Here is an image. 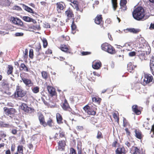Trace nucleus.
Instances as JSON below:
<instances>
[{
    "label": "nucleus",
    "instance_id": "f257e3e1",
    "mask_svg": "<svg viewBox=\"0 0 154 154\" xmlns=\"http://www.w3.org/2000/svg\"><path fill=\"white\" fill-rule=\"evenodd\" d=\"M132 14L134 18L138 21H143L147 18H145V10H134Z\"/></svg>",
    "mask_w": 154,
    "mask_h": 154
},
{
    "label": "nucleus",
    "instance_id": "f03ea898",
    "mask_svg": "<svg viewBox=\"0 0 154 154\" xmlns=\"http://www.w3.org/2000/svg\"><path fill=\"white\" fill-rule=\"evenodd\" d=\"M102 50L111 54H115L116 51L114 48L107 43L103 44L101 46Z\"/></svg>",
    "mask_w": 154,
    "mask_h": 154
},
{
    "label": "nucleus",
    "instance_id": "7ed1b4c3",
    "mask_svg": "<svg viewBox=\"0 0 154 154\" xmlns=\"http://www.w3.org/2000/svg\"><path fill=\"white\" fill-rule=\"evenodd\" d=\"M14 94L16 97H22L26 94V91H24L22 87L18 84L16 86V90Z\"/></svg>",
    "mask_w": 154,
    "mask_h": 154
},
{
    "label": "nucleus",
    "instance_id": "20e7f679",
    "mask_svg": "<svg viewBox=\"0 0 154 154\" xmlns=\"http://www.w3.org/2000/svg\"><path fill=\"white\" fill-rule=\"evenodd\" d=\"M83 109L88 115L92 116L95 115L97 110L96 108L94 107L93 106H90L88 105L84 107Z\"/></svg>",
    "mask_w": 154,
    "mask_h": 154
},
{
    "label": "nucleus",
    "instance_id": "39448f33",
    "mask_svg": "<svg viewBox=\"0 0 154 154\" xmlns=\"http://www.w3.org/2000/svg\"><path fill=\"white\" fill-rule=\"evenodd\" d=\"M60 105L64 111L69 112L72 111V109L70 107L67 100L66 98L63 100L62 101Z\"/></svg>",
    "mask_w": 154,
    "mask_h": 154
},
{
    "label": "nucleus",
    "instance_id": "423d86ee",
    "mask_svg": "<svg viewBox=\"0 0 154 154\" xmlns=\"http://www.w3.org/2000/svg\"><path fill=\"white\" fill-rule=\"evenodd\" d=\"M5 114L7 116H13L15 115V113L17 112L16 109L14 108H8L5 107L3 108Z\"/></svg>",
    "mask_w": 154,
    "mask_h": 154
},
{
    "label": "nucleus",
    "instance_id": "0eeeda50",
    "mask_svg": "<svg viewBox=\"0 0 154 154\" xmlns=\"http://www.w3.org/2000/svg\"><path fill=\"white\" fill-rule=\"evenodd\" d=\"M143 77V84L144 85L152 82L153 79L152 76L148 74H144Z\"/></svg>",
    "mask_w": 154,
    "mask_h": 154
},
{
    "label": "nucleus",
    "instance_id": "6e6552de",
    "mask_svg": "<svg viewBox=\"0 0 154 154\" xmlns=\"http://www.w3.org/2000/svg\"><path fill=\"white\" fill-rule=\"evenodd\" d=\"M47 89L51 97H57V94L54 88L51 86L47 85Z\"/></svg>",
    "mask_w": 154,
    "mask_h": 154
},
{
    "label": "nucleus",
    "instance_id": "1a4fd4ad",
    "mask_svg": "<svg viewBox=\"0 0 154 154\" xmlns=\"http://www.w3.org/2000/svg\"><path fill=\"white\" fill-rule=\"evenodd\" d=\"M103 18L102 15L98 14L94 19L95 23L97 25H99L101 27H103L105 29L103 26V21L102 22Z\"/></svg>",
    "mask_w": 154,
    "mask_h": 154
},
{
    "label": "nucleus",
    "instance_id": "9d476101",
    "mask_svg": "<svg viewBox=\"0 0 154 154\" xmlns=\"http://www.w3.org/2000/svg\"><path fill=\"white\" fill-rule=\"evenodd\" d=\"M21 108L24 111L29 113H31L35 112L34 109L28 107L27 105L24 103L21 104Z\"/></svg>",
    "mask_w": 154,
    "mask_h": 154
},
{
    "label": "nucleus",
    "instance_id": "9b49d317",
    "mask_svg": "<svg viewBox=\"0 0 154 154\" xmlns=\"http://www.w3.org/2000/svg\"><path fill=\"white\" fill-rule=\"evenodd\" d=\"M62 51L66 53L72 54L71 50L69 48V46H68L65 44H61L59 48Z\"/></svg>",
    "mask_w": 154,
    "mask_h": 154
},
{
    "label": "nucleus",
    "instance_id": "f8f14e48",
    "mask_svg": "<svg viewBox=\"0 0 154 154\" xmlns=\"http://www.w3.org/2000/svg\"><path fill=\"white\" fill-rule=\"evenodd\" d=\"M116 154H126V151L124 146L119 145L116 149Z\"/></svg>",
    "mask_w": 154,
    "mask_h": 154
},
{
    "label": "nucleus",
    "instance_id": "ddd939ff",
    "mask_svg": "<svg viewBox=\"0 0 154 154\" xmlns=\"http://www.w3.org/2000/svg\"><path fill=\"white\" fill-rule=\"evenodd\" d=\"M20 76L23 83L26 86L30 87L33 85V83L30 79L25 78L21 74Z\"/></svg>",
    "mask_w": 154,
    "mask_h": 154
},
{
    "label": "nucleus",
    "instance_id": "4468645a",
    "mask_svg": "<svg viewBox=\"0 0 154 154\" xmlns=\"http://www.w3.org/2000/svg\"><path fill=\"white\" fill-rule=\"evenodd\" d=\"M11 20L13 23L18 26H23V23L21 20L17 18H15L14 17H11Z\"/></svg>",
    "mask_w": 154,
    "mask_h": 154
},
{
    "label": "nucleus",
    "instance_id": "2eb2a0df",
    "mask_svg": "<svg viewBox=\"0 0 154 154\" xmlns=\"http://www.w3.org/2000/svg\"><path fill=\"white\" fill-rule=\"evenodd\" d=\"M37 115L40 124L42 126L45 124H46L45 118L43 114L41 112H39L37 113Z\"/></svg>",
    "mask_w": 154,
    "mask_h": 154
},
{
    "label": "nucleus",
    "instance_id": "dca6fc26",
    "mask_svg": "<svg viewBox=\"0 0 154 154\" xmlns=\"http://www.w3.org/2000/svg\"><path fill=\"white\" fill-rule=\"evenodd\" d=\"M65 15L67 16L66 21L68 22L69 20L71 19H72L74 20V14L72 10H66L65 12Z\"/></svg>",
    "mask_w": 154,
    "mask_h": 154
},
{
    "label": "nucleus",
    "instance_id": "f3484780",
    "mask_svg": "<svg viewBox=\"0 0 154 154\" xmlns=\"http://www.w3.org/2000/svg\"><path fill=\"white\" fill-rule=\"evenodd\" d=\"M134 136L137 138L141 140L143 139V135L141 131L138 129H134Z\"/></svg>",
    "mask_w": 154,
    "mask_h": 154
},
{
    "label": "nucleus",
    "instance_id": "a211bd4d",
    "mask_svg": "<svg viewBox=\"0 0 154 154\" xmlns=\"http://www.w3.org/2000/svg\"><path fill=\"white\" fill-rule=\"evenodd\" d=\"M137 66V65H134V63L130 62L127 65V69L129 72L133 73Z\"/></svg>",
    "mask_w": 154,
    "mask_h": 154
},
{
    "label": "nucleus",
    "instance_id": "6ab92c4d",
    "mask_svg": "<svg viewBox=\"0 0 154 154\" xmlns=\"http://www.w3.org/2000/svg\"><path fill=\"white\" fill-rule=\"evenodd\" d=\"M75 69V67L71 65L69 66L68 68V75L71 77L75 76L76 74L75 72H74Z\"/></svg>",
    "mask_w": 154,
    "mask_h": 154
},
{
    "label": "nucleus",
    "instance_id": "aec40b11",
    "mask_svg": "<svg viewBox=\"0 0 154 154\" xmlns=\"http://www.w3.org/2000/svg\"><path fill=\"white\" fill-rule=\"evenodd\" d=\"M139 107L137 105H133L132 107V110L135 114L136 115H140L141 114V112Z\"/></svg>",
    "mask_w": 154,
    "mask_h": 154
},
{
    "label": "nucleus",
    "instance_id": "412c9836",
    "mask_svg": "<svg viewBox=\"0 0 154 154\" xmlns=\"http://www.w3.org/2000/svg\"><path fill=\"white\" fill-rule=\"evenodd\" d=\"M11 3V1L9 0H0V5L2 7H8Z\"/></svg>",
    "mask_w": 154,
    "mask_h": 154
},
{
    "label": "nucleus",
    "instance_id": "4be33fe9",
    "mask_svg": "<svg viewBox=\"0 0 154 154\" xmlns=\"http://www.w3.org/2000/svg\"><path fill=\"white\" fill-rule=\"evenodd\" d=\"M124 31L126 33L130 32L134 34L138 33L140 31L139 29H134V28H127L126 29H124Z\"/></svg>",
    "mask_w": 154,
    "mask_h": 154
},
{
    "label": "nucleus",
    "instance_id": "5701e85b",
    "mask_svg": "<svg viewBox=\"0 0 154 154\" xmlns=\"http://www.w3.org/2000/svg\"><path fill=\"white\" fill-rule=\"evenodd\" d=\"M131 151L133 154H144L143 152H141L137 146H133L131 148Z\"/></svg>",
    "mask_w": 154,
    "mask_h": 154
},
{
    "label": "nucleus",
    "instance_id": "b1692460",
    "mask_svg": "<svg viewBox=\"0 0 154 154\" xmlns=\"http://www.w3.org/2000/svg\"><path fill=\"white\" fill-rule=\"evenodd\" d=\"M149 67L151 71L152 72L153 75H154V74L153 73L154 69V57L153 56L150 57Z\"/></svg>",
    "mask_w": 154,
    "mask_h": 154
},
{
    "label": "nucleus",
    "instance_id": "393cba45",
    "mask_svg": "<svg viewBox=\"0 0 154 154\" xmlns=\"http://www.w3.org/2000/svg\"><path fill=\"white\" fill-rule=\"evenodd\" d=\"M140 58L142 60H147L149 57V55L147 54V52L143 51L139 54Z\"/></svg>",
    "mask_w": 154,
    "mask_h": 154
},
{
    "label": "nucleus",
    "instance_id": "a878e982",
    "mask_svg": "<svg viewBox=\"0 0 154 154\" xmlns=\"http://www.w3.org/2000/svg\"><path fill=\"white\" fill-rule=\"evenodd\" d=\"M54 123L53 119L51 118H49L48 119L47 121V122H46V124L43 125V126L45 127L47 125L50 127H52L54 125Z\"/></svg>",
    "mask_w": 154,
    "mask_h": 154
},
{
    "label": "nucleus",
    "instance_id": "bb28decb",
    "mask_svg": "<svg viewBox=\"0 0 154 154\" xmlns=\"http://www.w3.org/2000/svg\"><path fill=\"white\" fill-rule=\"evenodd\" d=\"M56 5L57 10H63L66 8L65 4L63 2H57L56 4Z\"/></svg>",
    "mask_w": 154,
    "mask_h": 154
},
{
    "label": "nucleus",
    "instance_id": "cd10ccee",
    "mask_svg": "<svg viewBox=\"0 0 154 154\" xmlns=\"http://www.w3.org/2000/svg\"><path fill=\"white\" fill-rule=\"evenodd\" d=\"M57 122L58 124H61L63 123V117L59 113H57L56 115Z\"/></svg>",
    "mask_w": 154,
    "mask_h": 154
},
{
    "label": "nucleus",
    "instance_id": "c85d7f7f",
    "mask_svg": "<svg viewBox=\"0 0 154 154\" xmlns=\"http://www.w3.org/2000/svg\"><path fill=\"white\" fill-rule=\"evenodd\" d=\"M66 145V142L64 140L59 141V142H58V148L59 149H61L62 150H64Z\"/></svg>",
    "mask_w": 154,
    "mask_h": 154
},
{
    "label": "nucleus",
    "instance_id": "c756f323",
    "mask_svg": "<svg viewBox=\"0 0 154 154\" xmlns=\"http://www.w3.org/2000/svg\"><path fill=\"white\" fill-rule=\"evenodd\" d=\"M102 66V63L100 61H97L94 63L92 65V67L94 69H99Z\"/></svg>",
    "mask_w": 154,
    "mask_h": 154
},
{
    "label": "nucleus",
    "instance_id": "7c9ffc66",
    "mask_svg": "<svg viewBox=\"0 0 154 154\" xmlns=\"http://www.w3.org/2000/svg\"><path fill=\"white\" fill-rule=\"evenodd\" d=\"M7 73L8 75H12L14 70V67L12 65H9L7 66Z\"/></svg>",
    "mask_w": 154,
    "mask_h": 154
},
{
    "label": "nucleus",
    "instance_id": "2f4dec72",
    "mask_svg": "<svg viewBox=\"0 0 154 154\" xmlns=\"http://www.w3.org/2000/svg\"><path fill=\"white\" fill-rule=\"evenodd\" d=\"M20 70L26 72H28L29 70V68L24 63H22L20 64Z\"/></svg>",
    "mask_w": 154,
    "mask_h": 154
},
{
    "label": "nucleus",
    "instance_id": "473e14b6",
    "mask_svg": "<svg viewBox=\"0 0 154 154\" xmlns=\"http://www.w3.org/2000/svg\"><path fill=\"white\" fill-rule=\"evenodd\" d=\"M127 3V0H121L120 5L122 10H126L127 9L126 4Z\"/></svg>",
    "mask_w": 154,
    "mask_h": 154
},
{
    "label": "nucleus",
    "instance_id": "72a5a7b5",
    "mask_svg": "<svg viewBox=\"0 0 154 154\" xmlns=\"http://www.w3.org/2000/svg\"><path fill=\"white\" fill-rule=\"evenodd\" d=\"M79 7L80 9H88L89 8L88 4L83 2H82L79 4Z\"/></svg>",
    "mask_w": 154,
    "mask_h": 154
},
{
    "label": "nucleus",
    "instance_id": "f704fd0d",
    "mask_svg": "<svg viewBox=\"0 0 154 154\" xmlns=\"http://www.w3.org/2000/svg\"><path fill=\"white\" fill-rule=\"evenodd\" d=\"M131 43H126L125 44V48L124 50L126 51H131L132 49V48L131 46Z\"/></svg>",
    "mask_w": 154,
    "mask_h": 154
},
{
    "label": "nucleus",
    "instance_id": "c9c22d12",
    "mask_svg": "<svg viewBox=\"0 0 154 154\" xmlns=\"http://www.w3.org/2000/svg\"><path fill=\"white\" fill-rule=\"evenodd\" d=\"M71 5L75 9L79 10L80 9L79 8V4H78V2L77 1H74Z\"/></svg>",
    "mask_w": 154,
    "mask_h": 154
},
{
    "label": "nucleus",
    "instance_id": "e433bc0d",
    "mask_svg": "<svg viewBox=\"0 0 154 154\" xmlns=\"http://www.w3.org/2000/svg\"><path fill=\"white\" fill-rule=\"evenodd\" d=\"M92 100L93 102L96 103H98L99 104H100L102 99L101 98L99 97H98L97 96L92 97Z\"/></svg>",
    "mask_w": 154,
    "mask_h": 154
},
{
    "label": "nucleus",
    "instance_id": "4c0bfd02",
    "mask_svg": "<svg viewBox=\"0 0 154 154\" xmlns=\"http://www.w3.org/2000/svg\"><path fill=\"white\" fill-rule=\"evenodd\" d=\"M37 60L39 61H42L44 59V53H39L37 55Z\"/></svg>",
    "mask_w": 154,
    "mask_h": 154
},
{
    "label": "nucleus",
    "instance_id": "58836bf2",
    "mask_svg": "<svg viewBox=\"0 0 154 154\" xmlns=\"http://www.w3.org/2000/svg\"><path fill=\"white\" fill-rule=\"evenodd\" d=\"M113 117L114 119L116 120L117 122L119 123V114L117 112L113 113Z\"/></svg>",
    "mask_w": 154,
    "mask_h": 154
},
{
    "label": "nucleus",
    "instance_id": "ea45409f",
    "mask_svg": "<svg viewBox=\"0 0 154 154\" xmlns=\"http://www.w3.org/2000/svg\"><path fill=\"white\" fill-rule=\"evenodd\" d=\"M42 76L43 79L46 80L48 78L49 75L46 71H43L41 72Z\"/></svg>",
    "mask_w": 154,
    "mask_h": 154
},
{
    "label": "nucleus",
    "instance_id": "a19ab883",
    "mask_svg": "<svg viewBox=\"0 0 154 154\" xmlns=\"http://www.w3.org/2000/svg\"><path fill=\"white\" fill-rule=\"evenodd\" d=\"M71 27L72 32L74 34L75 32V30L76 29V26L74 23V20H73Z\"/></svg>",
    "mask_w": 154,
    "mask_h": 154
},
{
    "label": "nucleus",
    "instance_id": "79ce46f5",
    "mask_svg": "<svg viewBox=\"0 0 154 154\" xmlns=\"http://www.w3.org/2000/svg\"><path fill=\"white\" fill-rule=\"evenodd\" d=\"M32 92L35 94L38 93L39 91V88L38 86H36L32 88Z\"/></svg>",
    "mask_w": 154,
    "mask_h": 154
},
{
    "label": "nucleus",
    "instance_id": "37998d69",
    "mask_svg": "<svg viewBox=\"0 0 154 154\" xmlns=\"http://www.w3.org/2000/svg\"><path fill=\"white\" fill-rule=\"evenodd\" d=\"M96 137L98 139H100L103 138V134L100 131H98Z\"/></svg>",
    "mask_w": 154,
    "mask_h": 154
},
{
    "label": "nucleus",
    "instance_id": "c03bdc74",
    "mask_svg": "<svg viewBox=\"0 0 154 154\" xmlns=\"http://www.w3.org/2000/svg\"><path fill=\"white\" fill-rule=\"evenodd\" d=\"M119 144L118 143V140L117 139H116L112 144V146L113 147L116 148L117 145Z\"/></svg>",
    "mask_w": 154,
    "mask_h": 154
},
{
    "label": "nucleus",
    "instance_id": "a18cd8bd",
    "mask_svg": "<svg viewBox=\"0 0 154 154\" xmlns=\"http://www.w3.org/2000/svg\"><path fill=\"white\" fill-rule=\"evenodd\" d=\"M34 56L33 50L32 49H29V57L31 59H32Z\"/></svg>",
    "mask_w": 154,
    "mask_h": 154
},
{
    "label": "nucleus",
    "instance_id": "49530a36",
    "mask_svg": "<svg viewBox=\"0 0 154 154\" xmlns=\"http://www.w3.org/2000/svg\"><path fill=\"white\" fill-rule=\"evenodd\" d=\"M43 43V47L44 48H46L48 45V43L47 39L45 38H43L42 40Z\"/></svg>",
    "mask_w": 154,
    "mask_h": 154
},
{
    "label": "nucleus",
    "instance_id": "de8ad7c7",
    "mask_svg": "<svg viewBox=\"0 0 154 154\" xmlns=\"http://www.w3.org/2000/svg\"><path fill=\"white\" fill-rule=\"evenodd\" d=\"M17 151L19 153H22L23 152V146L22 145H19L17 147Z\"/></svg>",
    "mask_w": 154,
    "mask_h": 154
},
{
    "label": "nucleus",
    "instance_id": "09e8293b",
    "mask_svg": "<svg viewBox=\"0 0 154 154\" xmlns=\"http://www.w3.org/2000/svg\"><path fill=\"white\" fill-rule=\"evenodd\" d=\"M30 28L35 30H40L41 29V27L39 25L36 26L33 25L31 26Z\"/></svg>",
    "mask_w": 154,
    "mask_h": 154
},
{
    "label": "nucleus",
    "instance_id": "8fccbe9b",
    "mask_svg": "<svg viewBox=\"0 0 154 154\" xmlns=\"http://www.w3.org/2000/svg\"><path fill=\"white\" fill-rule=\"evenodd\" d=\"M117 0H112V6L114 9H116L117 6Z\"/></svg>",
    "mask_w": 154,
    "mask_h": 154
},
{
    "label": "nucleus",
    "instance_id": "3c124183",
    "mask_svg": "<svg viewBox=\"0 0 154 154\" xmlns=\"http://www.w3.org/2000/svg\"><path fill=\"white\" fill-rule=\"evenodd\" d=\"M42 49L41 45L40 43H38L35 47V50L37 52H38Z\"/></svg>",
    "mask_w": 154,
    "mask_h": 154
},
{
    "label": "nucleus",
    "instance_id": "603ef678",
    "mask_svg": "<svg viewBox=\"0 0 154 154\" xmlns=\"http://www.w3.org/2000/svg\"><path fill=\"white\" fill-rule=\"evenodd\" d=\"M31 18L28 16H24L23 17V19L27 22H31Z\"/></svg>",
    "mask_w": 154,
    "mask_h": 154
},
{
    "label": "nucleus",
    "instance_id": "864d4df0",
    "mask_svg": "<svg viewBox=\"0 0 154 154\" xmlns=\"http://www.w3.org/2000/svg\"><path fill=\"white\" fill-rule=\"evenodd\" d=\"M69 150V154H77L76 150L73 148H70Z\"/></svg>",
    "mask_w": 154,
    "mask_h": 154
},
{
    "label": "nucleus",
    "instance_id": "5fc2aeb1",
    "mask_svg": "<svg viewBox=\"0 0 154 154\" xmlns=\"http://www.w3.org/2000/svg\"><path fill=\"white\" fill-rule=\"evenodd\" d=\"M24 55L23 57L25 59H27L28 58V50L27 49H26L24 52L23 53Z\"/></svg>",
    "mask_w": 154,
    "mask_h": 154
},
{
    "label": "nucleus",
    "instance_id": "6e6d98bb",
    "mask_svg": "<svg viewBox=\"0 0 154 154\" xmlns=\"http://www.w3.org/2000/svg\"><path fill=\"white\" fill-rule=\"evenodd\" d=\"M6 136L7 135L3 131H0V137H1L2 138H3L6 137Z\"/></svg>",
    "mask_w": 154,
    "mask_h": 154
},
{
    "label": "nucleus",
    "instance_id": "4d7b16f0",
    "mask_svg": "<svg viewBox=\"0 0 154 154\" xmlns=\"http://www.w3.org/2000/svg\"><path fill=\"white\" fill-rule=\"evenodd\" d=\"M24 35V33L22 32H16L14 34V36L16 37L22 36Z\"/></svg>",
    "mask_w": 154,
    "mask_h": 154
},
{
    "label": "nucleus",
    "instance_id": "13d9d810",
    "mask_svg": "<svg viewBox=\"0 0 154 154\" xmlns=\"http://www.w3.org/2000/svg\"><path fill=\"white\" fill-rule=\"evenodd\" d=\"M17 130L16 129H13L11 130V133L13 135H15L17 134Z\"/></svg>",
    "mask_w": 154,
    "mask_h": 154
},
{
    "label": "nucleus",
    "instance_id": "bf43d9fd",
    "mask_svg": "<svg viewBox=\"0 0 154 154\" xmlns=\"http://www.w3.org/2000/svg\"><path fill=\"white\" fill-rule=\"evenodd\" d=\"M134 10H144L143 8L142 7L137 5L134 7Z\"/></svg>",
    "mask_w": 154,
    "mask_h": 154
},
{
    "label": "nucleus",
    "instance_id": "052dcab7",
    "mask_svg": "<svg viewBox=\"0 0 154 154\" xmlns=\"http://www.w3.org/2000/svg\"><path fill=\"white\" fill-rule=\"evenodd\" d=\"M99 2L98 1H96L94 2V3L93 4V9L95 8V7H97V5H99Z\"/></svg>",
    "mask_w": 154,
    "mask_h": 154
},
{
    "label": "nucleus",
    "instance_id": "680f3d73",
    "mask_svg": "<svg viewBox=\"0 0 154 154\" xmlns=\"http://www.w3.org/2000/svg\"><path fill=\"white\" fill-rule=\"evenodd\" d=\"M128 54L130 57H133L136 55V52L135 51L131 52L129 53Z\"/></svg>",
    "mask_w": 154,
    "mask_h": 154
},
{
    "label": "nucleus",
    "instance_id": "e2e57ef3",
    "mask_svg": "<svg viewBox=\"0 0 154 154\" xmlns=\"http://www.w3.org/2000/svg\"><path fill=\"white\" fill-rule=\"evenodd\" d=\"M62 37L65 40L67 41H69L70 39L69 37L67 35L65 36L64 35H63L62 36Z\"/></svg>",
    "mask_w": 154,
    "mask_h": 154
},
{
    "label": "nucleus",
    "instance_id": "0e129e2a",
    "mask_svg": "<svg viewBox=\"0 0 154 154\" xmlns=\"http://www.w3.org/2000/svg\"><path fill=\"white\" fill-rule=\"evenodd\" d=\"M44 27L47 28H50V26L49 23L45 22L44 24Z\"/></svg>",
    "mask_w": 154,
    "mask_h": 154
},
{
    "label": "nucleus",
    "instance_id": "69168bd1",
    "mask_svg": "<svg viewBox=\"0 0 154 154\" xmlns=\"http://www.w3.org/2000/svg\"><path fill=\"white\" fill-rule=\"evenodd\" d=\"M15 145L14 143H13L11 145V151L12 152L14 151L15 150Z\"/></svg>",
    "mask_w": 154,
    "mask_h": 154
},
{
    "label": "nucleus",
    "instance_id": "338daca9",
    "mask_svg": "<svg viewBox=\"0 0 154 154\" xmlns=\"http://www.w3.org/2000/svg\"><path fill=\"white\" fill-rule=\"evenodd\" d=\"M41 100L43 102L44 104L46 106H48L49 105V103L45 100V99L43 97H41Z\"/></svg>",
    "mask_w": 154,
    "mask_h": 154
},
{
    "label": "nucleus",
    "instance_id": "774afa93",
    "mask_svg": "<svg viewBox=\"0 0 154 154\" xmlns=\"http://www.w3.org/2000/svg\"><path fill=\"white\" fill-rule=\"evenodd\" d=\"M125 131H126L127 135V136H130L131 132L129 131L128 128H125Z\"/></svg>",
    "mask_w": 154,
    "mask_h": 154
}]
</instances>
